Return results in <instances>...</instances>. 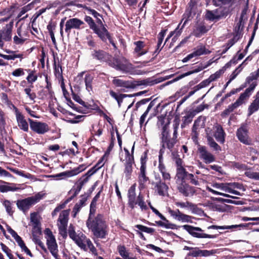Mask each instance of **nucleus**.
Segmentation results:
<instances>
[{"label": "nucleus", "mask_w": 259, "mask_h": 259, "mask_svg": "<svg viewBox=\"0 0 259 259\" xmlns=\"http://www.w3.org/2000/svg\"><path fill=\"white\" fill-rule=\"evenodd\" d=\"M85 168L86 167L83 164H81L70 170L62 172L55 175H50V178H53L57 180H61L63 178V177H71L77 175L83 171Z\"/></svg>", "instance_id": "nucleus-12"}, {"label": "nucleus", "mask_w": 259, "mask_h": 259, "mask_svg": "<svg viewBox=\"0 0 259 259\" xmlns=\"http://www.w3.org/2000/svg\"><path fill=\"white\" fill-rule=\"evenodd\" d=\"M250 95H250L247 92L245 91L244 92L240 94L239 97L235 103H237V106L239 107L244 103L245 101L246 100Z\"/></svg>", "instance_id": "nucleus-45"}, {"label": "nucleus", "mask_w": 259, "mask_h": 259, "mask_svg": "<svg viewBox=\"0 0 259 259\" xmlns=\"http://www.w3.org/2000/svg\"><path fill=\"white\" fill-rule=\"evenodd\" d=\"M188 22V21L185 19H184V20L183 22H182L181 20L180 23L178 25L177 27L175 29V30L171 31L169 33V35L167 36V38L165 39V43L173 35H174V36L172 39V41H175L176 39H177L178 37H179L181 34L183 29L185 27Z\"/></svg>", "instance_id": "nucleus-23"}, {"label": "nucleus", "mask_w": 259, "mask_h": 259, "mask_svg": "<svg viewBox=\"0 0 259 259\" xmlns=\"http://www.w3.org/2000/svg\"><path fill=\"white\" fill-rule=\"evenodd\" d=\"M14 109L18 126L24 132H27L28 131V124L24 116L19 111L18 108L14 107Z\"/></svg>", "instance_id": "nucleus-24"}, {"label": "nucleus", "mask_w": 259, "mask_h": 259, "mask_svg": "<svg viewBox=\"0 0 259 259\" xmlns=\"http://www.w3.org/2000/svg\"><path fill=\"white\" fill-rule=\"evenodd\" d=\"M73 195L71 197L68 198L66 200H65L64 202H61L59 204L54 210V211L52 212V215L54 217L56 215L57 212H59L61 209L64 208L66 207L67 204H68L70 201L72 200V199L74 197Z\"/></svg>", "instance_id": "nucleus-41"}, {"label": "nucleus", "mask_w": 259, "mask_h": 259, "mask_svg": "<svg viewBox=\"0 0 259 259\" xmlns=\"http://www.w3.org/2000/svg\"><path fill=\"white\" fill-rule=\"evenodd\" d=\"M182 227L190 235L193 237L199 239H215L218 237V235L209 234L205 233L204 231L201 228L198 227H194L191 225H185Z\"/></svg>", "instance_id": "nucleus-6"}, {"label": "nucleus", "mask_w": 259, "mask_h": 259, "mask_svg": "<svg viewBox=\"0 0 259 259\" xmlns=\"http://www.w3.org/2000/svg\"><path fill=\"white\" fill-rule=\"evenodd\" d=\"M249 224H251L252 225L259 224V223H249ZM249 224H241L239 225H234L231 226H217V225H211L207 227L208 230L210 229H215V230H225V229H239L240 230L241 228L246 227Z\"/></svg>", "instance_id": "nucleus-26"}, {"label": "nucleus", "mask_w": 259, "mask_h": 259, "mask_svg": "<svg viewBox=\"0 0 259 259\" xmlns=\"http://www.w3.org/2000/svg\"><path fill=\"white\" fill-rule=\"evenodd\" d=\"M229 14V9L226 7H219L213 10H206L205 17L210 21L216 22L223 18H226Z\"/></svg>", "instance_id": "nucleus-7"}, {"label": "nucleus", "mask_w": 259, "mask_h": 259, "mask_svg": "<svg viewBox=\"0 0 259 259\" xmlns=\"http://www.w3.org/2000/svg\"><path fill=\"white\" fill-rule=\"evenodd\" d=\"M172 158L176 163L177 168L183 166V161L181 158L180 155L177 152H172Z\"/></svg>", "instance_id": "nucleus-48"}, {"label": "nucleus", "mask_w": 259, "mask_h": 259, "mask_svg": "<svg viewBox=\"0 0 259 259\" xmlns=\"http://www.w3.org/2000/svg\"><path fill=\"white\" fill-rule=\"evenodd\" d=\"M134 45L135 46L134 53L136 54L137 56H143L148 52V51L144 49L145 43L144 41L141 40L135 41Z\"/></svg>", "instance_id": "nucleus-30"}, {"label": "nucleus", "mask_w": 259, "mask_h": 259, "mask_svg": "<svg viewBox=\"0 0 259 259\" xmlns=\"http://www.w3.org/2000/svg\"><path fill=\"white\" fill-rule=\"evenodd\" d=\"M92 55L94 58L101 61H107L111 58L108 53L103 50H94Z\"/></svg>", "instance_id": "nucleus-32"}, {"label": "nucleus", "mask_w": 259, "mask_h": 259, "mask_svg": "<svg viewBox=\"0 0 259 259\" xmlns=\"http://www.w3.org/2000/svg\"><path fill=\"white\" fill-rule=\"evenodd\" d=\"M2 32L3 34V40L8 41L11 39L12 37V30L10 28H7L5 31Z\"/></svg>", "instance_id": "nucleus-60"}, {"label": "nucleus", "mask_w": 259, "mask_h": 259, "mask_svg": "<svg viewBox=\"0 0 259 259\" xmlns=\"http://www.w3.org/2000/svg\"><path fill=\"white\" fill-rule=\"evenodd\" d=\"M166 30H162L158 34L157 44L156 46L157 48L154 52L155 54H158L163 47V46L161 47V44L162 43L163 38L166 34Z\"/></svg>", "instance_id": "nucleus-42"}, {"label": "nucleus", "mask_w": 259, "mask_h": 259, "mask_svg": "<svg viewBox=\"0 0 259 259\" xmlns=\"http://www.w3.org/2000/svg\"><path fill=\"white\" fill-rule=\"evenodd\" d=\"M199 0H190L185 12L183 15L182 22L184 19L189 21L197 13Z\"/></svg>", "instance_id": "nucleus-11"}, {"label": "nucleus", "mask_w": 259, "mask_h": 259, "mask_svg": "<svg viewBox=\"0 0 259 259\" xmlns=\"http://www.w3.org/2000/svg\"><path fill=\"white\" fill-rule=\"evenodd\" d=\"M22 26H20L17 30V35L14 37V41L16 45H21L24 42L27 36L25 31H22Z\"/></svg>", "instance_id": "nucleus-31"}, {"label": "nucleus", "mask_w": 259, "mask_h": 259, "mask_svg": "<svg viewBox=\"0 0 259 259\" xmlns=\"http://www.w3.org/2000/svg\"><path fill=\"white\" fill-rule=\"evenodd\" d=\"M17 242L19 246L21 247L22 250L23 251H25V252L27 255H28L30 257L33 256V254H32V253L31 252L30 250L25 245V244L24 241H23V240L22 239V238L20 240H19L18 241H17Z\"/></svg>", "instance_id": "nucleus-55"}, {"label": "nucleus", "mask_w": 259, "mask_h": 259, "mask_svg": "<svg viewBox=\"0 0 259 259\" xmlns=\"http://www.w3.org/2000/svg\"><path fill=\"white\" fill-rule=\"evenodd\" d=\"M209 29V27H207L204 23L201 22L196 25L192 33L195 37H199L206 33Z\"/></svg>", "instance_id": "nucleus-27"}, {"label": "nucleus", "mask_w": 259, "mask_h": 259, "mask_svg": "<svg viewBox=\"0 0 259 259\" xmlns=\"http://www.w3.org/2000/svg\"><path fill=\"white\" fill-rule=\"evenodd\" d=\"M86 225L97 238L105 239L108 235V226L101 214H98L94 220H87Z\"/></svg>", "instance_id": "nucleus-1"}, {"label": "nucleus", "mask_w": 259, "mask_h": 259, "mask_svg": "<svg viewBox=\"0 0 259 259\" xmlns=\"http://www.w3.org/2000/svg\"><path fill=\"white\" fill-rule=\"evenodd\" d=\"M136 187L132 185L128 190V204L131 208L134 209L135 207V200L136 198Z\"/></svg>", "instance_id": "nucleus-33"}, {"label": "nucleus", "mask_w": 259, "mask_h": 259, "mask_svg": "<svg viewBox=\"0 0 259 259\" xmlns=\"http://www.w3.org/2000/svg\"><path fill=\"white\" fill-rule=\"evenodd\" d=\"M154 193L160 196H165L168 194V186L165 182H153L151 183Z\"/></svg>", "instance_id": "nucleus-14"}, {"label": "nucleus", "mask_w": 259, "mask_h": 259, "mask_svg": "<svg viewBox=\"0 0 259 259\" xmlns=\"http://www.w3.org/2000/svg\"><path fill=\"white\" fill-rule=\"evenodd\" d=\"M238 106L237 104L235 102L230 105L227 109H226L222 113L221 115L223 117H225L228 115L230 113L233 112L235 109L237 108Z\"/></svg>", "instance_id": "nucleus-50"}, {"label": "nucleus", "mask_w": 259, "mask_h": 259, "mask_svg": "<svg viewBox=\"0 0 259 259\" xmlns=\"http://www.w3.org/2000/svg\"><path fill=\"white\" fill-rule=\"evenodd\" d=\"M224 73V69L222 68L215 72L214 73L210 75L208 77L210 81L212 82L218 78H220L221 75Z\"/></svg>", "instance_id": "nucleus-61"}, {"label": "nucleus", "mask_w": 259, "mask_h": 259, "mask_svg": "<svg viewBox=\"0 0 259 259\" xmlns=\"http://www.w3.org/2000/svg\"><path fill=\"white\" fill-rule=\"evenodd\" d=\"M113 84L116 87H121L127 89H134V85L131 80H124L121 79L114 77L112 80Z\"/></svg>", "instance_id": "nucleus-28"}, {"label": "nucleus", "mask_w": 259, "mask_h": 259, "mask_svg": "<svg viewBox=\"0 0 259 259\" xmlns=\"http://www.w3.org/2000/svg\"><path fill=\"white\" fill-rule=\"evenodd\" d=\"M213 136L215 140L220 144H224L225 143L226 133L221 125L217 124L214 126Z\"/></svg>", "instance_id": "nucleus-22"}, {"label": "nucleus", "mask_w": 259, "mask_h": 259, "mask_svg": "<svg viewBox=\"0 0 259 259\" xmlns=\"http://www.w3.org/2000/svg\"><path fill=\"white\" fill-rule=\"evenodd\" d=\"M54 73L56 78L58 80V82L60 83L61 88L63 92L64 95L65 96L66 94H67V91L65 89L64 79L62 74V69L61 65L60 64L59 59H57V61L55 58H54Z\"/></svg>", "instance_id": "nucleus-10"}, {"label": "nucleus", "mask_w": 259, "mask_h": 259, "mask_svg": "<svg viewBox=\"0 0 259 259\" xmlns=\"http://www.w3.org/2000/svg\"><path fill=\"white\" fill-rule=\"evenodd\" d=\"M32 234L33 240L38 238L39 235L41 234L40 225H33Z\"/></svg>", "instance_id": "nucleus-49"}, {"label": "nucleus", "mask_w": 259, "mask_h": 259, "mask_svg": "<svg viewBox=\"0 0 259 259\" xmlns=\"http://www.w3.org/2000/svg\"><path fill=\"white\" fill-rule=\"evenodd\" d=\"M259 77V68L255 71L250 73V75L247 77L246 81L250 83L253 80L256 79Z\"/></svg>", "instance_id": "nucleus-62"}, {"label": "nucleus", "mask_w": 259, "mask_h": 259, "mask_svg": "<svg viewBox=\"0 0 259 259\" xmlns=\"http://www.w3.org/2000/svg\"><path fill=\"white\" fill-rule=\"evenodd\" d=\"M245 175L249 178L259 180V172L247 171L245 172Z\"/></svg>", "instance_id": "nucleus-64"}, {"label": "nucleus", "mask_w": 259, "mask_h": 259, "mask_svg": "<svg viewBox=\"0 0 259 259\" xmlns=\"http://www.w3.org/2000/svg\"><path fill=\"white\" fill-rule=\"evenodd\" d=\"M109 61V65L117 70L122 71L124 72H130L131 74L142 75L145 73V71L140 70H133V65L127 62L124 58H114Z\"/></svg>", "instance_id": "nucleus-2"}, {"label": "nucleus", "mask_w": 259, "mask_h": 259, "mask_svg": "<svg viewBox=\"0 0 259 259\" xmlns=\"http://www.w3.org/2000/svg\"><path fill=\"white\" fill-rule=\"evenodd\" d=\"M50 252L55 259H60L58 254V245L52 232L50 231Z\"/></svg>", "instance_id": "nucleus-25"}, {"label": "nucleus", "mask_w": 259, "mask_h": 259, "mask_svg": "<svg viewBox=\"0 0 259 259\" xmlns=\"http://www.w3.org/2000/svg\"><path fill=\"white\" fill-rule=\"evenodd\" d=\"M28 121L30 123V128L33 131L39 134H44L48 131V126L47 124L33 121L30 118L28 119Z\"/></svg>", "instance_id": "nucleus-18"}, {"label": "nucleus", "mask_w": 259, "mask_h": 259, "mask_svg": "<svg viewBox=\"0 0 259 259\" xmlns=\"http://www.w3.org/2000/svg\"><path fill=\"white\" fill-rule=\"evenodd\" d=\"M134 202L135 206L138 204L142 210H146L148 209V207L144 201V197L141 194H139Z\"/></svg>", "instance_id": "nucleus-43"}, {"label": "nucleus", "mask_w": 259, "mask_h": 259, "mask_svg": "<svg viewBox=\"0 0 259 259\" xmlns=\"http://www.w3.org/2000/svg\"><path fill=\"white\" fill-rule=\"evenodd\" d=\"M45 195V193L40 192L34 196L29 197L24 199L18 200L17 201V206L19 209L25 212L27 211L32 205L42 199Z\"/></svg>", "instance_id": "nucleus-4"}, {"label": "nucleus", "mask_w": 259, "mask_h": 259, "mask_svg": "<svg viewBox=\"0 0 259 259\" xmlns=\"http://www.w3.org/2000/svg\"><path fill=\"white\" fill-rule=\"evenodd\" d=\"M70 211V209L60 211L56 222L59 233L64 239H66L67 237V228Z\"/></svg>", "instance_id": "nucleus-3"}, {"label": "nucleus", "mask_w": 259, "mask_h": 259, "mask_svg": "<svg viewBox=\"0 0 259 259\" xmlns=\"http://www.w3.org/2000/svg\"><path fill=\"white\" fill-rule=\"evenodd\" d=\"M169 123L164 125L162 128L161 134L160 136L161 149L163 150L167 148L172 152L174 146L177 142V140L170 137L168 130Z\"/></svg>", "instance_id": "nucleus-5"}, {"label": "nucleus", "mask_w": 259, "mask_h": 259, "mask_svg": "<svg viewBox=\"0 0 259 259\" xmlns=\"http://www.w3.org/2000/svg\"><path fill=\"white\" fill-rule=\"evenodd\" d=\"M217 252L216 250H202L199 247H194L192 251L189 252L187 255L194 257H208L214 255Z\"/></svg>", "instance_id": "nucleus-15"}, {"label": "nucleus", "mask_w": 259, "mask_h": 259, "mask_svg": "<svg viewBox=\"0 0 259 259\" xmlns=\"http://www.w3.org/2000/svg\"><path fill=\"white\" fill-rule=\"evenodd\" d=\"M84 23L81 20L73 18L68 20L65 24V31L68 34L70 33V30L72 29H80L83 27L82 25H84Z\"/></svg>", "instance_id": "nucleus-16"}, {"label": "nucleus", "mask_w": 259, "mask_h": 259, "mask_svg": "<svg viewBox=\"0 0 259 259\" xmlns=\"http://www.w3.org/2000/svg\"><path fill=\"white\" fill-rule=\"evenodd\" d=\"M141 166L138 175V183L139 187L144 189L146 187V183L149 181V178L146 176V157L142 156L140 158Z\"/></svg>", "instance_id": "nucleus-9"}, {"label": "nucleus", "mask_w": 259, "mask_h": 259, "mask_svg": "<svg viewBox=\"0 0 259 259\" xmlns=\"http://www.w3.org/2000/svg\"><path fill=\"white\" fill-rule=\"evenodd\" d=\"M210 53V51L206 49L204 46H201L199 47H197L193 52L188 55L186 57H185L182 60V61L183 62L185 63L194 57L200 56L202 55L209 54Z\"/></svg>", "instance_id": "nucleus-20"}, {"label": "nucleus", "mask_w": 259, "mask_h": 259, "mask_svg": "<svg viewBox=\"0 0 259 259\" xmlns=\"http://www.w3.org/2000/svg\"><path fill=\"white\" fill-rule=\"evenodd\" d=\"M118 252L121 256L124 259H127L129 256V253L123 245H119L117 247Z\"/></svg>", "instance_id": "nucleus-56"}, {"label": "nucleus", "mask_w": 259, "mask_h": 259, "mask_svg": "<svg viewBox=\"0 0 259 259\" xmlns=\"http://www.w3.org/2000/svg\"><path fill=\"white\" fill-rule=\"evenodd\" d=\"M168 212L174 219L182 223H192V217L182 213L178 209H170L168 210Z\"/></svg>", "instance_id": "nucleus-17"}, {"label": "nucleus", "mask_w": 259, "mask_h": 259, "mask_svg": "<svg viewBox=\"0 0 259 259\" xmlns=\"http://www.w3.org/2000/svg\"><path fill=\"white\" fill-rule=\"evenodd\" d=\"M67 235L81 249L86 248L85 244V235L82 233L80 232L77 234L75 232V229L74 225L70 224L67 229Z\"/></svg>", "instance_id": "nucleus-8"}, {"label": "nucleus", "mask_w": 259, "mask_h": 259, "mask_svg": "<svg viewBox=\"0 0 259 259\" xmlns=\"http://www.w3.org/2000/svg\"><path fill=\"white\" fill-rule=\"evenodd\" d=\"M18 189L19 188L16 187L0 184V191L2 193L7 192L8 191H15Z\"/></svg>", "instance_id": "nucleus-57"}, {"label": "nucleus", "mask_w": 259, "mask_h": 259, "mask_svg": "<svg viewBox=\"0 0 259 259\" xmlns=\"http://www.w3.org/2000/svg\"><path fill=\"white\" fill-rule=\"evenodd\" d=\"M153 104L152 103V102H150V104H149L146 110L141 116L140 119V125L141 127L142 126L143 124H144L145 120V118H146V116H147L149 112L150 111V110L153 107Z\"/></svg>", "instance_id": "nucleus-51"}, {"label": "nucleus", "mask_w": 259, "mask_h": 259, "mask_svg": "<svg viewBox=\"0 0 259 259\" xmlns=\"http://www.w3.org/2000/svg\"><path fill=\"white\" fill-rule=\"evenodd\" d=\"M248 127L246 124H243L238 129L236 135L239 140L246 145L250 144L248 136Z\"/></svg>", "instance_id": "nucleus-19"}, {"label": "nucleus", "mask_w": 259, "mask_h": 259, "mask_svg": "<svg viewBox=\"0 0 259 259\" xmlns=\"http://www.w3.org/2000/svg\"><path fill=\"white\" fill-rule=\"evenodd\" d=\"M109 94L110 96L114 99L116 101L120 99V98H126V97H133L141 94V93H138L135 94H118L113 90H110Z\"/></svg>", "instance_id": "nucleus-39"}, {"label": "nucleus", "mask_w": 259, "mask_h": 259, "mask_svg": "<svg viewBox=\"0 0 259 259\" xmlns=\"http://www.w3.org/2000/svg\"><path fill=\"white\" fill-rule=\"evenodd\" d=\"M259 109V105L253 101L249 105L248 109V116H250L254 112L257 111Z\"/></svg>", "instance_id": "nucleus-54"}, {"label": "nucleus", "mask_w": 259, "mask_h": 259, "mask_svg": "<svg viewBox=\"0 0 259 259\" xmlns=\"http://www.w3.org/2000/svg\"><path fill=\"white\" fill-rule=\"evenodd\" d=\"M93 77L92 75L88 74L85 75L84 77V82L86 86V89L88 92L92 91V82Z\"/></svg>", "instance_id": "nucleus-47"}, {"label": "nucleus", "mask_w": 259, "mask_h": 259, "mask_svg": "<svg viewBox=\"0 0 259 259\" xmlns=\"http://www.w3.org/2000/svg\"><path fill=\"white\" fill-rule=\"evenodd\" d=\"M189 174L184 166L177 167L176 175V183L185 181V179L187 178Z\"/></svg>", "instance_id": "nucleus-34"}, {"label": "nucleus", "mask_w": 259, "mask_h": 259, "mask_svg": "<svg viewBox=\"0 0 259 259\" xmlns=\"http://www.w3.org/2000/svg\"><path fill=\"white\" fill-rule=\"evenodd\" d=\"M8 53H12V55H5V56H4V59L6 60H14L16 58H22L23 57V54H15L14 52L9 51H7Z\"/></svg>", "instance_id": "nucleus-58"}, {"label": "nucleus", "mask_w": 259, "mask_h": 259, "mask_svg": "<svg viewBox=\"0 0 259 259\" xmlns=\"http://www.w3.org/2000/svg\"><path fill=\"white\" fill-rule=\"evenodd\" d=\"M198 150L200 154V158L203 159L205 163H210L214 161V156L207 150L205 146L199 147Z\"/></svg>", "instance_id": "nucleus-21"}, {"label": "nucleus", "mask_w": 259, "mask_h": 259, "mask_svg": "<svg viewBox=\"0 0 259 259\" xmlns=\"http://www.w3.org/2000/svg\"><path fill=\"white\" fill-rule=\"evenodd\" d=\"M179 192L185 197H192L196 192L195 188L187 184L186 181L177 183Z\"/></svg>", "instance_id": "nucleus-13"}, {"label": "nucleus", "mask_w": 259, "mask_h": 259, "mask_svg": "<svg viewBox=\"0 0 259 259\" xmlns=\"http://www.w3.org/2000/svg\"><path fill=\"white\" fill-rule=\"evenodd\" d=\"M86 201L87 198L84 197L75 204L72 211V217L73 218H76V215L80 211L81 208L85 205Z\"/></svg>", "instance_id": "nucleus-38"}, {"label": "nucleus", "mask_w": 259, "mask_h": 259, "mask_svg": "<svg viewBox=\"0 0 259 259\" xmlns=\"http://www.w3.org/2000/svg\"><path fill=\"white\" fill-rule=\"evenodd\" d=\"M89 180L88 177H85V176H83L78 180L75 184L76 188L73 194L74 196L75 197L79 193L82 186L88 182Z\"/></svg>", "instance_id": "nucleus-37"}, {"label": "nucleus", "mask_w": 259, "mask_h": 259, "mask_svg": "<svg viewBox=\"0 0 259 259\" xmlns=\"http://www.w3.org/2000/svg\"><path fill=\"white\" fill-rule=\"evenodd\" d=\"M132 83L134 85V88H135L136 87L140 85H153L156 84L157 81L150 78H147L143 80L132 81Z\"/></svg>", "instance_id": "nucleus-35"}, {"label": "nucleus", "mask_w": 259, "mask_h": 259, "mask_svg": "<svg viewBox=\"0 0 259 259\" xmlns=\"http://www.w3.org/2000/svg\"><path fill=\"white\" fill-rule=\"evenodd\" d=\"M134 163L135 161L124 162V169L123 173L127 180L131 179V177L133 171V164Z\"/></svg>", "instance_id": "nucleus-40"}, {"label": "nucleus", "mask_w": 259, "mask_h": 259, "mask_svg": "<svg viewBox=\"0 0 259 259\" xmlns=\"http://www.w3.org/2000/svg\"><path fill=\"white\" fill-rule=\"evenodd\" d=\"M187 179L189 180L190 183L193 185L195 186H198L199 185L198 181L199 178L198 177H195L194 175L192 174H189Z\"/></svg>", "instance_id": "nucleus-63"}, {"label": "nucleus", "mask_w": 259, "mask_h": 259, "mask_svg": "<svg viewBox=\"0 0 259 259\" xmlns=\"http://www.w3.org/2000/svg\"><path fill=\"white\" fill-rule=\"evenodd\" d=\"M176 205L181 208H189L191 209H195L197 207L195 204L189 201L185 202H176Z\"/></svg>", "instance_id": "nucleus-46"}, {"label": "nucleus", "mask_w": 259, "mask_h": 259, "mask_svg": "<svg viewBox=\"0 0 259 259\" xmlns=\"http://www.w3.org/2000/svg\"><path fill=\"white\" fill-rule=\"evenodd\" d=\"M124 155L123 156V153H120V160L122 162H134V157L133 154H131L128 150L124 148Z\"/></svg>", "instance_id": "nucleus-36"}, {"label": "nucleus", "mask_w": 259, "mask_h": 259, "mask_svg": "<svg viewBox=\"0 0 259 259\" xmlns=\"http://www.w3.org/2000/svg\"><path fill=\"white\" fill-rule=\"evenodd\" d=\"M248 58H246L243 62V63L240 64L238 67V68H237L231 74L230 76V79L229 80H231V81L234 80L236 77V76H237V75L240 72V71L242 70L243 67H242V65L245 63V62L246 61V60H247Z\"/></svg>", "instance_id": "nucleus-53"}, {"label": "nucleus", "mask_w": 259, "mask_h": 259, "mask_svg": "<svg viewBox=\"0 0 259 259\" xmlns=\"http://www.w3.org/2000/svg\"><path fill=\"white\" fill-rule=\"evenodd\" d=\"M135 227L141 231L148 234H152L155 231V230L153 228H149L142 225H137L135 226Z\"/></svg>", "instance_id": "nucleus-59"}, {"label": "nucleus", "mask_w": 259, "mask_h": 259, "mask_svg": "<svg viewBox=\"0 0 259 259\" xmlns=\"http://www.w3.org/2000/svg\"><path fill=\"white\" fill-rule=\"evenodd\" d=\"M193 117L194 116L191 113H188L185 115L182 119L183 122L181 124L182 128L184 127L186 125L191 123Z\"/></svg>", "instance_id": "nucleus-52"}, {"label": "nucleus", "mask_w": 259, "mask_h": 259, "mask_svg": "<svg viewBox=\"0 0 259 259\" xmlns=\"http://www.w3.org/2000/svg\"><path fill=\"white\" fill-rule=\"evenodd\" d=\"M207 141L208 145L214 150L217 151H221V147L214 141V139L209 136H207Z\"/></svg>", "instance_id": "nucleus-44"}, {"label": "nucleus", "mask_w": 259, "mask_h": 259, "mask_svg": "<svg viewBox=\"0 0 259 259\" xmlns=\"http://www.w3.org/2000/svg\"><path fill=\"white\" fill-rule=\"evenodd\" d=\"M102 26L99 27L97 26L93 30L98 35V36L102 39V41H106L107 38L109 37L110 34L107 29L103 25L102 23H101Z\"/></svg>", "instance_id": "nucleus-29"}]
</instances>
